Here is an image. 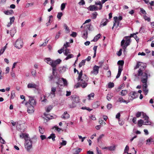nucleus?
<instances>
[{
  "mask_svg": "<svg viewBox=\"0 0 154 154\" xmlns=\"http://www.w3.org/2000/svg\"><path fill=\"white\" fill-rule=\"evenodd\" d=\"M140 62H139L137 63L136 66L134 68V69H136L139 67L140 66H141V67L138 70L137 73V75L138 76H143V77H148V76H150L149 75H148V72L146 71L144 72L143 71L145 69L146 66H141V64Z\"/></svg>",
  "mask_w": 154,
  "mask_h": 154,
  "instance_id": "1",
  "label": "nucleus"
},
{
  "mask_svg": "<svg viewBox=\"0 0 154 154\" xmlns=\"http://www.w3.org/2000/svg\"><path fill=\"white\" fill-rule=\"evenodd\" d=\"M77 80L78 82L75 85V88H77L80 86H81L83 88H85L87 85V83L85 82L82 78H78Z\"/></svg>",
  "mask_w": 154,
  "mask_h": 154,
  "instance_id": "2",
  "label": "nucleus"
},
{
  "mask_svg": "<svg viewBox=\"0 0 154 154\" xmlns=\"http://www.w3.org/2000/svg\"><path fill=\"white\" fill-rule=\"evenodd\" d=\"M23 45V40L21 38L17 39L15 42L14 45L17 49H20L22 48Z\"/></svg>",
  "mask_w": 154,
  "mask_h": 154,
  "instance_id": "3",
  "label": "nucleus"
},
{
  "mask_svg": "<svg viewBox=\"0 0 154 154\" xmlns=\"http://www.w3.org/2000/svg\"><path fill=\"white\" fill-rule=\"evenodd\" d=\"M117 63L119 66L118 73L116 77H119L122 70V66L124 64V61L123 60H119L118 61Z\"/></svg>",
  "mask_w": 154,
  "mask_h": 154,
  "instance_id": "4",
  "label": "nucleus"
},
{
  "mask_svg": "<svg viewBox=\"0 0 154 154\" xmlns=\"http://www.w3.org/2000/svg\"><path fill=\"white\" fill-rule=\"evenodd\" d=\"M27 108V112L28 113L31 114L34 111V106H31L28 103H26L25 104Z\"/></svg>",
  "mask_w": 154,
  "mask_h": 154,
  "instance_id": "5",
  "label": "nucleus"
},
{
  "mask_svg": "<svg viewBox=\"0 0 154 154\" xmlns=\"http://www.w3.org/2000/svg\"><path fill=\"white\" fill-rule=\"evenodd\" d=\"M25 146L27 151H29L32 146V142L29 139H27L25 140Z\"/></svg>",
  "mask_w": 154,
  "mask_h": 154,
  "instance_id": "6",
  "label": "nucleus"
},
{
  "mask_svg": "<svg viewBox=\"0 0 154 154\" xmlns=\"http://www.w3.org/2000/svg\"><path fill=\"white\" fill-rule=\"evenodd\" d=\"M57 83L58 85H62L63 84L64 86H66L67 85V82L66 80L63 79V78H60L58 79V81Z\"/></svg>",
  "mask_w": 154,
  "mask_h": 154,
  "instance_id": "7",
  "label": "nucleus"
},
{
  "mask_svg": "<svg viewBox=\"0 0 154 154\" xmlns=\"http://www.w3.org/2000/svg\"><path fill=\"white\" fill-rule=\"evenodd\" d=\"M141 115L142 116V118L144 119L146 121L145 122V124H144V125H150L151 124V122L148 121L149 118V117L146 115V113H144L142 112V113Z\"/></svg>",
  "mask_w": 154,
  "mask_h": 154,
  "instance_id": "8",
  "label": "nucleus"
},
{
  "mask_svg": "<svg viewBox=\"0 0 154 154\" xmlns=\"http://www.w3.org/2000/svg\"><path fill=\"white\" fill-rule=\"evenodd\" d=\"M137 93L135 91L131 92L129 94L128 98L131 100H132L137 97Z\"/></svg>",
  "mask_w": 154,
  "mask_h": 154,
  "instance_id": "9",
  "label": "nucleus"
},
{
  "mask_svg": "<svg viewBox=\"0 0 154 154\" xmlns=\"http://www.w3.org/2000/svg\"><path fill=\"white\" fill-rule=\"evenodd\" d=\"M61 60L60 59H58L55 60H53L51 66L52 68H54V70L55 68H56V67L58 64L60 63Z\"/></svg>",
  "mask_w": 154,
  "mask_h": 154,
  "instance_id": "10",
  "label": "nucleus"
},
{
  "mask_svg": "<svg viewBox=\"0 0 154 154\" xmlns=\"http://www.w3.org/2000/svg\"><path fill=\"white\" fill-rule=\"evenodd\" d=\"M71 99L72 101H74L77 103H79L80 101L79 97L75 95H72L71 97Z\"/></svg>",
  "mask_w": 154,
  "mask_h": 154,
  "instance_id": "11",
  "label": "nucleus"
},
{
  "mask_svg": "<svg viewBox=\"0 0 154 154\" xmlns=\"http://www.w3.org/2000/svg\"><path fill=\"white\" fill-rule=\"evenodd\" d=\"M147 84H143L142 85L143 91L145 95H146L149 92V89L147 88Z\"/></svg>",
  "mask_w": 154,
  "mask_h": 154,
  "instance_id": "12",
  "label": "nucleus"
},
{
  "mask_svg": "<svg viewBox=\"0 0 154 154\" xmlns=\"http://www.w3.org/2000/svg\"><path fill=\"white\" fill-rule=\"evenodd\" d=\"M100 66H95L93 67V70L91 71V72L95 74H97L98 73L99 69Z\"/></svg>",
  "mask_w": 154,
  "mask_h": 154,
  "instance_id": "13",
  "label": "nucleus"
},
{
  "mask_svg": "<svg viewBox=\"0 0 154 154\" xmlns=\"http://www.w3.org/2000/svg\"><path fill=\"white\" fill-rule=\"evenodd\" d=\"M31 106H35L36 105L35 100L33 99V98L30 97L29 100V102H28Z\"/></svg>",
  "mask_w": 154,
  "mask_h": 154,
  "instance_id": "14",
  "label": "nucleus"
},
{
  "mask_svg": "<svg viewBox=\"0 0 154 154\" xmlns=\"http://www.w3.org/2000/svg\"><path fill=\"white\" fill-rule=\"evenodd\" d=\"M37 85L34 83H29L27 85V87L28 88H34L36 89L37 87Z\"/></svg>",
  "mask_w": 154,
  "mask_h": 154,
  "instance_id": "15",
  "label": "nucleus"
},
{
  "mask_svg": "<svg viewBox=\"0 0 154 154\" xmlns=\"http://www.w3.org/2000/svg\"><path fill=\"white\" fill-rule=\"evenodd\" d=\"M70 117L69 115L67 112H65L61 116V118L64 119H67Z\"/></svg>",
  "mask_w": 154,
  "mask_h": 154,
  "instance_id": "16",
  "label": "nucleus"
},
{
  "mask_svg": "<svg viewBox=\"0 0 154 154\" xmlns=\"http://www.w3.org/2000/svg\"><path fill=\"white\" fill-rule=\"evenodd\" d=\"M67 69L66 66H63L60 67L58 69V70L60 72H65Z\"/></svg>",
  "mask_w": 154,
  "mask_h": 154,
  "instance_id": "17",
  "label": "nucleus"
},
{
  "mask_svg": "<svg viewBox=\"0 0 154 154\" xmlns=\"http://www.w3.org/2000/svg\"><path fill=\"white\" fill-rule=\"evenodd\" d=\"M17 128L20 129L21 131H23L25 128L24 125L23 124L17 125Z\"/></svg>",
  "mask_w": 154,
  "mask_h": 154,
  "instance_id": "18",
  "label": "nucleus"
},
{
  "mask_svg": "<svg viewBox=\"0 0 154 154\" xmlns=\"http://www.w3.org/2000/svg\"><path fill=\"white\" fill-rule=\"evenodd\" d=\"M15 19V18L14 17H13L10 18L9 19L10 22L9 23H8L7 25V27H9L11 25V24L14 22Z\"/></svg>",
  "mask_w": 154,
  "mask_h": 154,
  "instance_id": "19",
  "label": "nucleus"
},
{
  "mask_svg": "<svg viewBox=\"0 0 154 154\" xmlns=\"http://www.w3.org/2000/svg\"><path fill=\"white\" fill-rule=\"evenodd\" d=\"M118 99L117 100V102H119L120 103H128V102H127L126 100H124L122 97H118Z\"/></svg>",
  "mask_w": 154,
  "mask_h": 154,
  "instance_id": "20",
  "label": "nucleus"
},
{
  "mask_svg": "<svg viewBox=\"0 0 154 154\" xmlns=\"http://www.w3.org/2000/svg\"><path fill=\"white\" fill-rule=\"evenodd\" d=\"M89 8L90 11H97L98 10L97 7L94 5L90 6Z\"/></svg>",
  "mask_w": 154,
  "mask_h": 154,
  "instance_id": "21",
  "label": "nucleus"
},
{
  "mask_svg": "<svg viewBox=\"0 0 154 154\" xmlns=\"http://www.w3.org/2000/svg\"><path fill=\"white\" fill-rule=\"evenodd\" d=\"M44 115L45 116L46 118H44L46 120V122H47L48 121L52 118L51 117H52V116H50L49 114H46V113H44Z\"/></svg>",
  "mask_w": 154,
  "mask_h": 154,
  "instance_id": "22",
  "label": "nucleus"
},
{
  "mask_svg": "<svg viewBox=\"0 0 154 154\" xmlns=\"http://www.w3.org/2000/svg\"><path fill=\"white\" fill-rule=\"evenodd\" d=\"M83 32V34L82 36L83 38L84 39H86L87 38L88 35L87 30L86 29L84 30Z\"/></svg>",
  "mask_w": 154,
  "mask_h": 154,
  "instance_id": "23",
  "label": "nucleus"
},
{
  "mask_svg": "<svg viewBox=\"0 0 154 154\" xmlns=\"http://www.w3.org/2000/svg\"><path fill=\"white\" fill-rule=\"evenodd\" d=\"M77 103L74 101H72V103L69 104V107L70 108H74L77 105Z\"/></svg>",
  "mask_w": 154,
  "mask_h": 154,
  "instance_id": "24",
  "label": "nucleus"
},
{
  "mask_svg": "<svg viewBox=\"0 0 154 154\" xmlns=\"http://www.w3.org/2000/svg\"><path fill=\"white\" fill-rule=\"evenodd\" d=\"M20 137L22 138H24L25 140H26L27 139L29 138L28 135L26 134H24L23 133L20 136Z\"/></svg>",
  "mask_w": 154,
  "mask_h": 154,
  "instance_id": "25",
  "label": "nucleus"
},
{
  "mask_svg": "<svg viewBox=\"0 0 154 154\" xmlns=\"http://www.w3.org/2000/svg\"><path fill=\"white\" fill-rule=\"evenodd\" d=\"M145 124V122H144L143 120L140 119L138 120V125L139 127H140L142 126V124L144 125V124Z\"/></svg>",
  "mask_w": 154,
  "mask_h": 154,
  "instance_id": "26",
  "label": "nucleus"
},
{
  "mask_svg": "<svg viewBox=\"0 0 154 154\" xmlns=\"http://www.w3.org/2000/svg\"><path fill=\"white\" fill-rule=\"evenodd\" d=\"M100 34H98L96 36H95L93 40H92L91 41H94V42H96L97 41L99 38H100Z\"/></svg>",
  "mask_w": 154,
  "mask_h": 154,
  "instance_id": "27",
  "label": "nucleus"
},
{
  "mask_svg": "<svg viewBox=\"0 0 154 154\" xmlns=\"http://www.w3.org/2000/svg\"><path fill=\"white\" fill-rule=\"evenodd\" d=\"M108 22V20L107 19H103L102 21L100 24V26L103 25V26H105L106 25L107 22Z\"/></svg>",
  "mask_w": 154,
  "mask_h": 154,
  "instance_id": "28",
  "label": "nucleus"
},
{
  "mask_svg": "<svg viewBox=\"0 0 154 154\" xmlns=\"http://www.w3.org/2000/svg\"><path fill=\"white\" fill-rule=\"evenodd\" d=\"M94 96V94L93 93H91L90 94H89L88 96V99L89 100H92L91 98H93Z\"/></svg>",
  "mask_w": 154,
  "mask_h": 154,
  "instance_id": "29",
  "label": "nucleus"
},
{
  "mask_svg": "<svg viewBox=\"0 0 154 154\" xmlns=\"http://www.w3.org/2000/svg\"><path fill=\"white\" fill-rule=\"evenodd\" d=\"M114 22L113 23V26L112 27V29H113L114 26H116V23H117V20L118 19V17H114Z\"/></svg>",
  "mask_w": 154,
  "mask_h": 154,
  "instance_id": "30",
  "label": "nucleus"
},
{
  "mask_svg": "<svg viewBox=\"0 0 154 154\" xmlns=\"http://www.w3.org/2000/svg\"><path fill=\"white\" fill-rule=\"evenodd\" d=\"M53 106H52L51 105L48 106L46 108V112H50V110H51Z\"/></svg>",
  "mask_w": 154,
  "mask_h": 154,
  "instance_id": "31",
  "label": "nucleus"
},
{
  "mask_svg": "<svg viewBox=\"0 0 154 154\" xmlns=\"http://www.w3.org/2000/svg\"><path fill=\"white\" fill-rule=\"evenodd\" d=\"M55 134H52L51 135L48 137V138L50 139L51 138L52 140L54 141L55 140Z\"/></svg>",
  "mask_w": 154,
  "mask_h": 154,
  "instance_id": "32",
  "label": "nucleus"
},
{
  "mask_svg": "<svg viewBox=\"0 0 154 154\" xmlns=\"http://www.w3.org/2000/svg\"><path fill=\"white\" fill-rule=\"evenodd\" d=\"M7 44L4 47L1 49L0 51V55L4 53L5 50L7 48Z\"/></svg>",
  "mask_w": 154,
  "mask_h": 154,
  "instance_id": "33",
  "label": "nucleus"
},
{
  "mask_svg": "<svg viewBox=\"0 0 154 154\" xmlns=\"http://www.w3.org/2000/svg\"><path fill=\"white\" fill-rule=\"evenodd\" d=\"M127 91L126 90H122L121 92V95L122 96L125 95L127 94Z\"/></svg>",
  "mask_w": 154,
  "mask_h": 154,
  "instance_id": "34",
  "label": "nucleus"
},
{
  "mask_svg": "<svg viewBox=\"0 0 154 154\" xmlns=\"http://www.w3.org/2000/svg\"><path fill=\"white\" fill-rule=\"evenodd\" d=\"M147 81V78H142L141 79L142 82L143 84H147L146 82Z\"/></svg>",
  "mask_w": 154,
  "mask_h": 154,
  "instance_id": "35",
  "label": "nucleus"
},
{
  "mask_svg": "<svg viewBox=\"0 0 154 154\" xmlns=\"http://www.w3.org/2000/svg\"><path fill=\"white\" fill-rule=\"evenodd\" d=\"M33 3H27L25 5V8H26L32 7L33 5Z\"/></svg>",
  "mask_w": 154,
  "mask_h": 154,
  "instance_id": "36",
  "label": "nucleus"
},
{
  "mask_svg": "<svg viewBox=\"0 0 154 154\" xmlns=\"http://www.w3.org/2000/svg\"><path fill=\"white\" fill-rule=\"evenodd\" d=\"M95 3L96 5H99L100 6V8H99V10H101L102 9V5L101 4V2L100 1L95 2Z\"/></svg>",
  "mask_w": 154,
  "mask_h": 154,
  "instance_id": "37",
  "label": "nucleus"
},
{
  "mask_svg": "<svg viewBox=\"0 0 154 154\" xmlns=\"http://www.w3.org/2000/svg\"><path fill=\"white\" fill-rule=\"evenodd\" d=\"M85 62V60H83L79 64V67L80 68L83 65H84Z\"/></svg>",
  "mask_w": 154,
  "mask_h": 154,
  "instance_id": "38",
  "label": "nucleus"
},
{
  "mask_svg": "<svg viewBox=\"0 0 154 154\" xmlns=\"http://www.w3.org/2000/svg\"><path fill=\"white\" fill-rule=\"evenodd\" d=\"M4 13L6 15H9L13 13V11H4Z\"/></svg>",
  "mask_w": 154,
  "mask_h": 154,
  "instance_id": "39",
  "label": "nucleus"
},
{
  "mask_svg": "<svg viewBox=\"0 0 154 154\" xmlns=\"http://www.w3.org/2000/svg\"><path fill=\"white\" fill-rule=\"evenodd\" d=\"M56 88H55L52 87L51 89V94H53L54 96L55 95V92L56 91Z\"/></svg>",
  "mask_w": 154,
  "mask_h": 154,
  "instance_id": "40",
  "label": "nucleus"
},
{
  "mask_svg": "<svg viewBox=\"0 0 154 154\" xmlns=\"http://www.w3.org/2000/svg\"><path fill=\"white\" fill-rule=\"evenodd\" d=\"M97 13V12H94L92 14V18L93 19H95L96 18Z\"/></svg>",
  "mask_w": 154,
  "mask_h": 154,
  "instance_id": "41",
  "label": "nucleus"
},
{
  "mask_svg": "<svg viewBox=\"0 0 154 154\" xmlns=\"http://www.w3.org/2000/svg\"><path fill=\"white\" fill-rule=\"evenodd\" d=\"M114 84L112 82H109L108 84V87L109 88H112L114 87Z\"/></svg>",
  "mask_w": 154,
  "mask_h": 154,
  "instance_id": "42",
  "label": "nucleus"
},
{
  "mask_svg": "<svg viewBox=\"0 0 154 154\" xmlns=\"http://www.w3.org/2000/svg\"><path fill=\"white\" fill-rule=\"evenodd\" d=\"M46 40H47L46 41H45L44 43L42 44L39 45V47H41L42 46H45L47 45V44L48 43V42L49 40H48L47 39V38L46 39Z\"/></svg>",
  "mask_w": 154,
  "mask_h": 154,
  "instance_id": "43",
  "label": "nucleus"
},
{
  "mask_svg": "<svg viewBox=\"0 0 154 154\" xmlns=\"http://www.w3.org/2000/svg\"><path fill=\"white\" fill-rule=\"evenodd\" d=\"M129 150V146L128 145L126 146V147L125 148L124 150V153H128V151Z\"/></svg>",
  "mask_w": 154,
  "mask_h": 154,
  "instance_id": "44",
  "label": "nucleus"
},
{
  "mask_svg": "<svg viewBox=\"0 0 154 154\" xmlns=\"http://www.w3.org/2000/svg\"><path fill=\"white\" fill-rule=\"evenodd\" d=\"M142 113V112H137L136 114V117L137 118H139L141 116Z\"/></svg>",
  "mask_w": 154,
  "mask_h": 154,
  "instance_id": "45",
  "label": "nucleus"
},
{
  "mask_svg": "<svg viewBox=\"0 0 154 154\" xmlns=\"http://www.w3.org/2000/svg\"><path fill=\"white\" fill-rule=\"evenodd\" d=\"M143 17L145 20H147L148 22L150 21V18L147 17L146 15L143 16Z\"/></svg>",
  "mask_w": 154,
  "mask_h": 154,
  "instance_id": "46",
  "label": "nucleus"
},
{
  "mask_svg": "<svg viewBox=\"0 0 154 154\" xmlns=\"http://www.w3.org/2000/svg\"><path fill=\"white\" fill-rule=\"evenodd\" d=\"M63 15V13L62 12H59L58 13V14L57 16V17L59 19H60L61 18V17Z\"/></svg>",
  "mask_w": 154,
  "mask_h": 154,
  "instance_id": "47",
  "label": "nucleus"
},
{
  "mask_svg": "<svg viewBox=\"0 0 154 154\" xmlns=\"http://www.w3.org/2000/svg\"><path fill=\"white\" fill-rule=\"evenodd\" d=\"M112 96L111 94H108L106 98L108 101H110L112 98Z\"/></svg>",
  "mask_w": 154,
  "mask_h": 154,
  "instance_id": "48",
  "label": "nucleus"
},
{
  "mask_svg": "<svg viewBox=\"0 0 154 154\" xmlns=\"http://www.w3.org/2000/svg\"><path fill=\"white\" fill-rule=\"evenodd\" d=\"M69 53H70L69 50L67 48H66L65 50V52H64V55H65L66 56H67Z\"/></svg>",
  "mask_w": 154,
  "mask_h": 154,
  "instance_id": "49",
  "label": "nucleus"
},
{
  "mask_svg": "<svg viewBox=\"0 0 154 154\" xmlns=\"http://www.w3.org/2000/svg\"><path fill=\"white\" fill-rule=\"evenodd\" d=\"M66 3H63L61 5V10H63L64 9L66 6Z\"/></svg>",
  "mask_w": 154,
  "mask_h": 154,
  "instance_id": "50",
  "label": "nucleus"
},
{
  "mask_svg": "<svg viewBox=\"0 0 154 154\" xmlns=\"http://www.w3.org/2000/svg\"><path fill=\"white\" fill-rule=\"evenodd\" d=\"M67 56V57L65 58L66 60H67L69 58L73 57V55L72 54H68Z\"/></svg>",
  "mask_w": 154,
  "mask_h": 154,
  "instance_id": "51",
  "label": "nucleus"
},
{
  "mask_svg": "<svg viewBox=\"0 0 154 154\" xmlns=\"http://www.w3.org/2000/svg\"><path fill=\"white\" fill-rule=\"evenodd\" d=\"M82 150V149H81L79 148L76 150L75 152L73 154H79V153Z\"/></svg>",
  "mask_w": 154,
  "mask_h": 154,
  "instance_id": "52",
  "label": "nucleus"
},
{
  "mask_svg": "<svg viewBox=\"0 0 154 154\" xmlns=\"http://www.w3.org/2000/svg\"><path fill=\"white\" fill-rule=\"evenodd\" d=\"M108 149L110 151H113L115 149V147L114 146H109L108 147Z\"/></svg>",
  "mask_w": 154,
  "mask_h": 154,
  "instance_id": "53",
  "label": "nucleus"
},
{
  "mask_svg": "<svg viewBox=\"0 0 154 154\" xmlns=\"http://www.w3.org/2000/svg\"><path fill=\"white\" fill-rule=\"evenodd\" d=\"M45 131L44 129H42V128L39 127V132L41 134H43L44 132Z\"/></svg>",
  "mask_w": 154,
  "mask_h": 154,
  "instance_id": "54",
  "label": "nucleus"
},
{
  "mask_svg": "<svg viewBox=\"0 0 154 154\" xmlns=\"http://www.w3.org/2000/svg\"><path fill=\"white\" fill-rule=\"evenodd\" d=\"M125 40H126V41L129 42H131V39L130 37H129V36H126L124 37Z\"/></svg>",
  "mask_w": 154,
  "mask_h": 154,
  "instance_id": "55",
  "label": "nucleus"
},
{
  "mask_svg": "<svg viewBox=\"0 0 154 154\" xmlns=\"http://www.w3.org/2000/svg\"><path fill=\"white\" fill-rule=\"evenodd\" d=\"M140 12L142 13L144 15H146V12L144 10L143 8H140Z\"/></svg>",
  "mask_w": 154,
  "mask_h": 154,
  "instance_id": "56",
  "label": "nucleus"
},
{
  "mask_svg": "<svg viewBox=\"0 0 154 154\" xmlns=\"http://www.w3.org/2000/svg\"><path fill=\"white\" fill-rule=\"evenodd\" d=\"M64 27L65 30L66 31H68L67 33L69 32V29L68 27V26H67V25L66 24H64Z\"/></svg>",
  "mask_w": 154,
  "mask_h": 154,
  "instance_id": "57",
  "label": "nucleus"
},
{
  "mask_svg": "<svg viewBox=\"0 0 154 154\" xmlns=\"http://www.w3.org/2000/svg\"><path fill=\"white\" fill-rule=\"evenodd\" d=\"M152 141H153V139L151 137H150L146 140V144H147L151 142Z\"/></svg>",
  "mask_w": 154,
  "mask_h": 154,
  "instance_id": "58",
  "label": "nucleus"
},
{
  "mask_svg": "<svg viewBox=\"0 0 154 154\" xmlns=\"http://www.w3.org/2000/svg\"><path fill=\"white\" fill-rule=\"evenodd\" d=\"M77 34L75 32H73L70 35V36L73 37H75L77 35Z\"/></svg>",
  "mask_w": 154,
  "mask_h": 154,
  "instance_id": "59",
  "label": "nucleus"
},
{
  "mask_svg": "<svg viewBox=\"0 0 154 154\" xmlns=\"http://www.w3.org/2000/svg\"><path fill=\"white\" fill-rule=\"evenodd\" d=\"M0 142L3 144L5 143V140L2 138L1 137H0Z\"/></svg>",
  "mask_w": 154,
  "mask_h": 154,
  "instance_id": "60",
  "label": "nucleus"
},
{
  "mask_svg": "<svg viewBox=\"0 0 154 154\" xmlns=\"http://www.w3.org/2000/svg\"><path fill=\"white\" fill-rule=\"evenodd\" d=\"M119 124L121 126L124 123V121L122 120H119Z\"/></svg>",
  "mask_w": 154,
  "mask_h": 154,
  "instance_id": "61",
  "label": "nucleus"
},
{
  "mask_svg": "<svg viewBox=\"0 0 154 154\" xmlns=\"http://www.w3.org/2000/svg\"><path fill=\"white\" fill-rule=\"evenodd\" d=\"M79 5H83L85 4V2L84 0H81L79 2Z\"/></svg>",
  "mask_w": 154,
  "mask_h": 154,
  "instance_id": "62",
  "label": "nucleus"
},
{
  "mask_svg": "<svg viewBox=\"0 0 154 154\" xmlns=\"http://www.w3.org/2000/svg\"><path fill=\"white\" fill-rule=\"evenodd\" d=\"M112 107V104L110 103L108 104L107 106V108L108 109H110Z\"/></svg>",
  "mask_w": 154,
  "mask_h": 154,
  "instance_id": "63",
  "label": "nucleus"
},
{
  "mask_svg": "<svg viewBox=\"0 0 154 154\" xmlns=\"http://www.w3.org/2000/svg\"><path fill=\"white\" fill-rule=\"evenodd\" d=\"M96 150L97 151V154H102L101 153V150H99L98 148L97 147H96Z\"/></svg>",
  "mask_w": 154,
  "mask_h": 154,
  "instance_id": "64",
  "label": "nucleus"
}]
</instances>
